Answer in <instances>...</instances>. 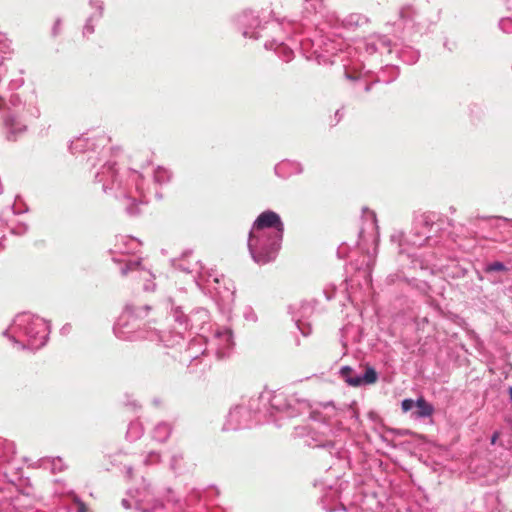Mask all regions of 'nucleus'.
Wrapping results in <instances>:
<instances>
[{
  "label": "nucleus",
  "instance_id": "obj_14",
  "mask_svg": "<svg viewBox=\"0 0 512 512\" xmlns=\"http://www.w3.org/2000/svg\"><path fill=\"white\" fill-rule=\"evenodd\" d=\"M506 270H507V268L504 265V263L499 262V261L489 263L485 267V272H488V273L493 272V271H506Z\"/></svg>",
  "mask_w": 512,
  "mask_h": 512
},
{
  "label": "nucleus",
  "instance_id": "obj_24",
  "mask_svg": "<svg viewBox=\"0 0 512 512\" xmlns=\"http://www.w3.org/2000/svg\"><path fill=\"white\" fill-rule=\"evenodd\" d=\"M367 213H368V216H370L372 222H373V225L375 226V229H377V225H376V215L373 211H368L366 210Z\"/></svg>",
  "mask_w": 512,
  "mask_h": 512
},
{
  "label": "nucleus",
  "instance_id": "obj_5",
  "mask_svg": "<svg viewBox=\"0 0 512 512\" xmlns=\"http://www.w3.org/2000/svg\"><path fill=\"white\" fill-rule=\"evenodd\" d=\"M322 431H316L314 428L307 431L306 427H297L296 434L305 437V443L311 447H332L333 442L326 438V431H330L326 425H322Z\"/></svg>",
  "mask_w": 512,
  "mask_h": 512
},
{
  "label": "nucleus",
  "instance_id": "obj_1",
  "mask_svg": "<svg viewBox=\"0 0 512 512\" xmlns=\"http://www.w3.org/2000/svg\"><path fill=\"white\" fill-rule=\"evenodd\" d=\"M236 23L244 37L253 39H267L272 33L281 32L284 25L277 19L265 20L261 25L260 13L252 10L243 11L238 15Z\"/></svg>",
  "mask_w": 512,
  "mask_h": 512
},
{
  "label": "nucleus",
  "instance_id": "obj_4",
  "mask_svg": "<svg viewBox=\"0 0 512 512\" xmlns=\"http://www.w3.org/2000/svg\"><path fill=\"white\" fill-rule=\"evenodd\" d=\"M339 373L342 379L353 387L374 384L378 379L377 372L373 367H367L363 374H358L350 366H343Z\"/></svg>",
  "mask_w": 512,
  "mask_h": 512
},
{
  "label": "nucleus",
  "instance_id": "obj_29",
  "mask_svg": "<svg viewBox=\"0 0 512 512\" xmlns=\"http://www.w3.org/2000/svg\"><path fill=\"white\" fill-rule=\"evenodd\" d=\"M336 116H338V117H341V116H342V115H340V110H337V111H336Z\"/></svg>",
  "mask_w": 512,
  "mask_h": 512
},
{
  "label": "nucleus",
  "instance_id": "obj_10",
  "mask_svg": "<svg viewBox=\"0 0 512 512\" xmlns=\"http://www.w3.org/2000/svg\"><path fill=\"white\" fill-rule=\"evenodd\" d=\"M259 400L269 402L270 406L277 411H281L283 409L282 401L284 400V397L282 394L264 392L260 394Z\"/></svg>",
  "mask_w": 512,
  "mask_h": 512
},
{
  "label": "nucleus",
  "instance_id": "obj_15",
  "mask_svg": "<svg viewBox=\"0 0 512 512\" xmlns=\"http://www.w3.org/2000/svg\"><path fill=\"white\" fill-rule=\"evenodd\" d=\"M499 27L505 33H512V19L511 18H502L499 21Z\"/></svg>",
  "mask_w": 512,
  "mask_h": 512
},
{
  "label": "nucleus",
  "instance_id": "obj_20",
  "mask_svg": "<svg viewBox=\"0 0 512 512\" xmlns=\"http://www.w3.org/2000/svg\"><path fill=\"white\" fill-rule=\"evenodd\" d=\"M326 18H327V22L331 25V26H336L339 22V18L338 16L336 15L335 12H327L326 14Z\"/></svg>",
  "mask_w": 512,
  "mask_h": 512
},
{
  "label": "nucleus",
  "instance_id": "obj_11",
  "mask_svg": "<svg viewBox=\"0 0 512 512\" xmlns=\"http://www.w3.org/2000/svg\"><path fill=\"white\" fill-rule=\"evenodd\" d=\"M417 417L426 418L430 417L434 412L432 404L427 402L424 398L420 397L416 400Z\"/></svg>",
  "mask_w": 512,
  "mask_h": 512
},
{
  "label": "nucleus",
  "instance_id": "obj_3",
  "mask_svg": "<svg viewBox=\"0 0 512 512\" xmlns=\"http://www.w3.org/2000/svg\"><path fill=\"white\" fill-rule=\"evenodd\" d=\"M276 232H280V237H283L284 224L280 216L272 210L262 212L250 230V233L261 235H277Z\"/></svg>",
  "mask_w": 512,
  "mask_h": 512
},
{
  "label": "nucleus",
  "instance_id": "obj_7",
  "mask_svg": "<svg viewBox=\"0 0 512 512\" xmlns=\"http://www.w3.org/2000/svg\"><path fill=\"white\" fill-rule=\"evenodd\" d=\"M414 225L415 234L409 240V243H411L414 246L420 247L424 245L426 241L429 239V235H427V232L433 225V220L430 218L429 215L422 214L415 218Z\"/></svg>",
  "mask_w": 512,
  "mask_h": 512
},
{
  "label": "nucleus",
  "instance_id": "obj_25",
  "mask_svg": "<svg viewBox=\"0 0 512 512\" xmlns=\"http://www.w3.org/2000/svg\"><path fill=\"white\" fill-rule=\"evenodd\" d=\"M245 317H246V319L251 320V321L256 320V315L254 312H250L249 314H246Z\"/></svg>",
  "mask_w": 512,
  "mask_h": 512
},
{
  "label": "nucleus",
  "instance_id": "obj_23",
  "mask_svg": "<svg viewBox=\"0 0 512 512\" xmlns=\"http://www.w3.org/2000/svg\"><path fill=\"white\" fill-rule=\"evenodd\" d=\"M225 335H226V351H227L228 347H229L230 338L232 337V332L228 328H226Z\"/></svg>",
  "mask_w": 512,
  "mask_h": 512
},
{
  "label": "nucleus",
  "instance_id": "obj_9",
  "mask_svg": "<svg viewBox=\"0 0 512 512\" xmlns=\"http://www.w3.org/2000/svg\"><path fill=\"white\" fill-rule=\"evenodd\" d=\"M299 172H301V167L295 162L282 161L275 166V173L282 178H286L292 173Z\"/></svg>",
  "mask_w": 512,
  "mask_h": 512
},
{
  "label": "nucleus",
  "instance_id": "obj_28",
  "mask_svg": "<svg viewBox=\"0 0 512 512\" xmlns=\"http://www.w3.org/2000/svg\"><path fill=\"white\" fill-rule=\"evenodd\" d=\"M370 87H371V85H366V86H365V91H369V90H370Z\"/></svg>",
  "mask_w": 512,
  "mask_h": 512
},
{
  "label": "nucleus",
  "instance_id": "obj_8",
  "mask_svg": "<svg viewBox=\"0 0 512 512\" xmlns=\"http://www.w3.org/2000/svg\"><path fill=\"white\" fill-rule=\"evenodd\" d=\"M251 412L243 407L237 406L229 411V426L232 430L249 427Z\"/></svg>",
  "mask_w": 512,
  "mask_h": 512
},
{
  "label": "nucleus",
  "instance_id": "obj_17",
  "mask_svg": "<svg viewBox=\"0 0 512 512\" xmlns=\"http://www.w3.org/2000/svg\"><path fill=\"white\" fill-rule=\"evenodd\" d=\"M361 20V16L359 14H351L348 18L343 20V25H358Z\"/></svg>",
  "mask_w": 512,
  "mask_h": 512
},
{
  "label": "nucleus",
  "instance_id": "obj_2",
  "mask_svg": "<svg viewBox=\"0 0 512 512\" xmlns=\"http://www.w3.org/2000/svg\"><path fill=\"white\" fill-rule=\"evenodd\" d=\"M276 234L249 233L248 250L255 263L264 265L276 259L283 239V237H280V232H276Z\"/></svg>",
  "mask_w": 512,
  "mask_h": 512
},
{
  "label": "nucleus",
  "instance_id": "obj_27",
  "mask_svg": "<svg viewBox=\"0 0 512 512\" xmlns=\"http://www.w3.org/2000/svg\"><path fill=\"white\" fill-rule=\"evenodd\" d=\"M4 105V99L2 97H0V110L2 109Z\"/></svg>",
  "mask_w": 512,
  "mask_h": 512
},
{
  "label": "nucleus",
  "instance_id": "obj_22",
  "mask_svg": "<svg viewBox=\"0 0 512 512\" xmlns=\"http://www.w3.org/2000/svg\"><path fill=\"white\" fill-rule=\"evenodd\" d=\"M295 321H296V324H297L298 329L302 332V334H303L304 336H308V335L310 334V332H311V329L309 328L307 331H305V330H303V329L301 328V326H300V320H299V319H295Z\"/></svg>",
  "mask_w": 512,
  "mask_h": 512
},
{
  "label": "nucleus",
  "instance_id": "obj_21",
  "mask_svg": "<svg viewBox=\"0 0 512 512\" xmlns=\"http://www.w3.org/2000/svg\"><path fill=\"white\" fill-rule=\"evenodd\" d=\"M77 506H78L77 512H87V510H88L87 506L82 501H78Z\"/></svg>",
  "mask_w": 512,
  "mask_h": 512
},
{
  "label": "nucleus",
  "instance_id": "obj_26",
  "mask_svg": "<svg viewBox=\"0 0 512 512\" xmlns=\"http://www.w3.org/2000/svg\"><path fill=\"white\" fill-rule=\"evenodd\" d=\"M498 438H499V432H494L491 437V444H495Z\"/></svg>",
  "mask_w": 512,
  "mask_h": 512
},
{
  "label": "nucleus",
  "instance_id": "obj_19",
  "mask_svg": "<svg viewBox=\"0 0 512 512\" xmlns=\"http://www.w3.org/2000/svg\"><path fill=\"white\" fill-rule=\"evenodd\" d=\"M414 406H416V401L412 399H404L401 403V408L404 412L410 411Z\"/></svg>",
  "mask_w": 512,
  "mask_h": 512
},
{
  "label": "nucleus",
  "instance_id": "obj_12",
  "mask_svg": "<svg viewBox=\"0 0 512 512\" xmlns=\"http://www.w3.org/2000/svg\"><path fill=\"white\" fill-rule=\"evenodd\" d=\"M400 57L409 64L415 63L419 58V53L415 50L402 51Z\"/></svg>",
  "mask_w": 512,
  "mask_h": 512
},
{
  "label": "nucleus",
  "instance_id": "obj_30",
  "mask_svg": "<svg viewBox=\"0 0 512 512\" xmlns=\"http://www.w3.org/2000/svg\"><path fill=\"white\" fill-rule=\"evenodd\" d=\"M262 19H265V16H262V18L260 17V20L262 21Z\"/></svg>",
  "mask_w": 512,
  "mask_h": 512
},
{
  "label": "nucleus",
  "instance_id": "obj_18",
  "mask_svg": "<svg viewBox=\"0 0 512 512\" xmlns=\"http://www.w3.org/2000/svg\"><path fill=\"white\" fill-rule=\"evenodd\" d=\"M306 2L305 10L308 14H314L317 13L319 8L321 7V3L313 4L309 3L310 0H304Z\"/></svg>",
  "mask_w": 512,
  "mask_h": 512
},
{
  "label": "nucleus",
  "instance_id": "obj_16",
  "mask_svg": "<svg viewBox=\"0 0 512 512\" xmlns=\"http://www.w3.org/2000/svg\"><path fill=\"white\" fill-rule=\"evenodd\" d=\"M377 45H381L383 47H388L389 46V41L386 40L385 38H379L378 39V43H369L367 45V50L371 49V51L375 52V51L378 50Z\"/></svg>",
  "mask_w": 512,
  "mask_h": 512
},
{
  "label": "nucleus",
  "instance_id": "obj_6",
  "mask_svg": "<svg viewBox=\"0 0 512 512\" xmlns=\"http://www.w3.org/2000/svg\"><path fill=\"white\" fill-rule=\"evenodd\" d=\"M283 32L284 29L281 32L272 33L270 37L265 40L264 47L274 50L284 62H289L292 60L294 53L292 49L283 43Z\"/></svg>",
  "mask_w": 512,
  "mask_h": 512
},
{
  "label": "nucleus",
  "instance_id": "obj_13",
  "mask_svg": "<svg viewBox=\"0 0 512 512\" xmlns=\"http://www.w3.org/2000/svg\"><path fill=\"white\" fill-rule=\"evenodd\" d=\"M6 125L11 128L12 133L18 131L22 132L25 130L24 126H20L18 121L14 117H9L5 121Z\"/></svg>",
  "mask_w": 512,
  "mask_h": 512
}]
</instances>
